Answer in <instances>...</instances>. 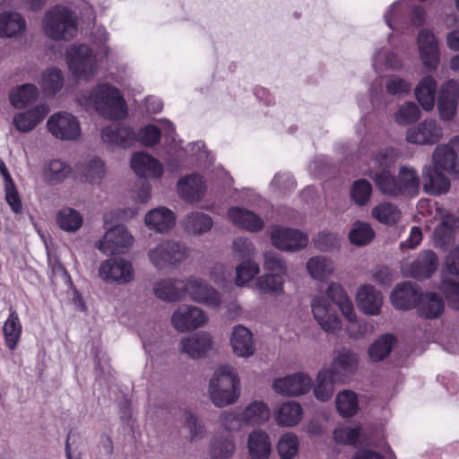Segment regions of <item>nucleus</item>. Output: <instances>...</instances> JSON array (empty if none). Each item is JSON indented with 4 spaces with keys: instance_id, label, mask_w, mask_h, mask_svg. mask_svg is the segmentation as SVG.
Wrapping results in <instances>:
<instances>
[{
    "instance_id": "e2e57ef3",
    "label": "nucleus",
    "mask_w": 459,
    "mask_h": 459,
    "mask_svg": "<svg viewBox=\"0 0 459 459\" xmlns=\"http://www.w3.org/2000/svg\"><path fill=\"white\" fill-rule=\"evenodd\" d=\"M219 421L224 430L229 432L238 431L246 427L239 409L222 411Z\"/></svg>"
},
{
    "instance_id": "338daca9",
    "label": "nucleus",
    "mask_w": 459,
    "mask_h": 459,
    "mask_svg": "<svg viewBox=\"0 0 459 459\" xmlns=\"http://www.w3.org/2000/svg\"><path fill=\"white\" fill-rule=\"evenodd\" d=\"M439 289L448 305L454 309L459 310V282L443 278Z\"/></svg>"
},
{
    "instance_id": "680f3d73",
    "label": "nucleus",
    "mask_w": 459,
    "mask_h": 459,
    "mask_svg": "<svg viewBox=\"0 0 459 459\" xmlns=\"http://www.w3.org/2000/svg\"><path fill=\"white\" fill-rule=\"evenodd\" d=\"M105 174V164L100 158H93L89 160L84 165L82 170V176L85 178V181L91 184H100Z\"/></svg>"
},
{
    "instance_id": "49530a36",
    "label": "nucleus",
    "mask_w": 459,
    "mask_h": 459,
    "mask_svg": "<svg viewBox=\"0 0 459 459\" xmlns=\"http://www.w3.org/2000/svg\"><path fill=\"white\" fill-rule=\"evenodd\" d=\"M71 173V166L59 159L50 160L45 164L43 169L44 177L51 185L62 183Z\"/></svg>"
},
{
    "instance_id": "c9c22d12",
    "label": "nucleus",
    "mask_w": 459,
    "mask_h": 459,
    "mask_svg": "<svg viewBox=\"0 0 459 459\" xmlns=\"http://www.w3.org/2000/svg\"><path fill=\"white\" fill-rule=\"evenodd\" d=\"M27 22L22 13L15 11L0 13V38H15L25 32Z\"/></svg>"
},
{
    "instance_id": "8fccbe9b",
    "label": "nucleus",
    "mask_w": 459,
    "mask_h": 459,
    "mask_svg": "<svg viewBox=\"0 0 459 459\" xmlns=\"http://www.w3.org/2000/svg\"><path fill=\"white\" fill-rule=\"evenodd\" d=\"M335 406L342 417L354 416L359 409L357 394L348 389L340 391L335 397Z\"/></svg>"
},
{
    "instance_id": "a878e982",
    "label": "nucleus",
    "mask_w": 459,
    "mask_h": 459,
    "mask_svg": "<svg viewBox=\"0 0 459 459\" xmlns=\"http://www.w3.org/2000/svg\"><path fill=\"white\" fill-rule=\"evenodd\" d=\"M48 112V106L39 103L30 109L15 113L13 125L20 133H29L44 120Z\"/></svg>"
},
{
    "instance_id": "774afa93",
    "label": "nucleus",
    "mask_w": 459,
    "mask_h": 459,
    "mask_svg": "<svg viewBox=\"0 0 459 459\" xmlns=\"http://www.w3.org/2000/svg\"><path fill=\"white\" fill-rule=\"evenodd\" d=\"M181 419L183 423L189 430V435L192 440L202 438L205 434V428L201 423L196 416L189 410L182 412Z\"/></svg>"
},
{
    "instance_id": "c756f323",
    "label": "nucleus",
    "mask_w": 459,
    "mask_h": 459,
    "mask_svg": "<svg viewBox=\"0 0 459 459\" xmlns=\"http://www.w3.org/2000/svg\"><path fill=\"white\" fill-rule=\"evenodd\" d=\"M272 447L271 437L264 429H255L247 435V448L250 459H269Z\"/></svg>"
},
{
    "instance_id": "f8f14e48",
    "label": "nucleus",
    "mask_w": 459,
    "mask_h": 459,
    "mask_svg": "<svg viewBox=\"0 0 459 459\" xmlns=\"http://www.w3.org/2000/svg\"><path fill=\"white\" fill-rule=\"evenodd\" d=\"M313 385L311 376L306 371H297L273 380L272 389L279 395L299 397L307 394Z\"/></svg>"
},
{
    "instance_id": "2f4dec72",
    "label": "nucleus",
    "mask_w": 459,
    "mask_h": 459,
    "mask_svg": "<svg viewBox=\"0 0 459 459\" xmlns=\"http://www.w3.org/2000/svg\"><path fill=\"white\" fill-rule=\"evenodd\" d=\"M420 293L417 286L410 281L403 282L395 286L390 294L392 306L398 310L412 308L419 300Z\"/></svg>"
},
{
    "instance_id": "7ed1b4c3",
    "label": "nucleus",
    "mask_w": 459,
    "mask_h": 459,
    "mask_svg": "<svg viewBox=\"0 0 459 459\" xmlns=\"http://www.w3.org/2000/svg\"><path fill=\"white\" fill-rule=\"evenodd\" d=\"M76 101L86 109L92 108L100 116L110 120L122 119L127 114V105L119 89L106 82L79 92Z\"/></svg>"
},
{
    "instance_id": "3c124183",
    "label": "nucleus",
    "mask_w": 459,
    "mask_h": 459,
    "mask_svg": "<svg viewBox=\"0 0 459 459\" xmlns=\"http://www.w3.org/2000/svg\"><path fill=\"white\" fill-rule=\"evenodd\" d=\"M235 449V440L231 435L214 436L210 447L211 459H230Z\"/></svg>"
},
{
    "instance_id": "aec40b11",
    "label": "nucleus",
    "mask_w": 459,
    "mask_h": 459,
    "mask_svg": "<svg viewBox=\"0 0 459 459\" xmlns=\"http://www.w3.org/2000/svg\"><path fill=\"white\" fill-rule=\"evenodd\" d=\"M358 356L349 349L338 351L334 356L330 368H327L331 376L340 384L346 383L356 372L358 368Z\"/></svg>"
},
{
    "instance_id": "c03bdc74",
    "label": "nucleus",
    "mask_w": 459,
    "mask_h": 459,
    "mask_svg": "<svg viewBox=\"0 0 459 459\" xmlns=\"http://www.w3.org/2000/svg\"><path fill=\"white\" fill-rule=\"evenodd\" d=\"M212 217L201 212H192L183 221V227L190 235L206 233L212 229Z\"/></svg>"
},
{
    "instance_id": "4d7b16f0",
    "label": "nucleus",
    "mask_w": 459,
    "mask_h": 459,
    "mask_svg": "<svg viewBox=\"0 0 459 459\" xmlns=\"http://www.w3.org/2000/svg\"><path fill=\"white\" fill-rule=\"evenodd\" d=\"M22 329L18 315L15 312H12L3 327L5 344L10 350L15 349L22 335Z\"/></svg>"
},
{
    "instance_id": "b1692460",
    "label": "nucleus",
    "mask_w": 459,
    "mask_h": 459,
    "mask_svg": "<svg viewBox=\"0 0 459 459\" xmlns=\"http://www.w3.org/2000/svg\"><path fill=\"white\" fill-rule=\"evenodd\" d=\"M227 219L234 226L254 233L261 231L264 227V221L259 215L238 205L228 208Z\"/></svg>"
},
{
    "instance_id": "a211bd4d",
    "label": "nucleus",
    "mask_w": 459,
    "mask_h": 459,
    "mask_svg": "<svg viewBox=\"0 0 459 459\" xmlns=\"http://www.w3.org/2000/svg\"><path fill=\"white\" fill-rule=\"evenodd\" d=\"M443 137V128L436 119L427 118L417 126L410 127L405 135L409 143L416 145H433Z\"/></svg>"
},
{
    "instance_id": "473e14b6",
    "label": "nucleus",
    "mask_w": 459,
    "mask_h": 459,
    "mask_svg": "<svg viewBox=\"0 0 459 459\" xmlns=\"http://www.w3.org/2000/svg\"><path fill=\"white\" fill-rule=\"evenodd\" d=\"M131 167L138 176L143 178H158L163 173V167L160 162L143 152L133 154Z\"/></svg>"
},
{
    "instance_id": "dca6fc26",
    "label": "nucleus",
    "mask_w": 459,
    "mask_h": 459,
    "mask_svg": "<svg viewBox=\"0 0 459 459\" xmlns=\"http://www.w3.org/2000/svg\"><path fill=\"white\" fill-rule=\"evenodd\" d=\"M213 350V338L205 331L184 336L178 342V351L192 359H204Z\"/></svg>"
},
{
    "instance_id": "13d9d810",
    "label": "nucleus",
    "mask_w": 459,
    "mask_h": 459,
    "mask_svg": "<svg viewBox=\"0 0 459 459\" xmlns=\"http://www.w3.org/2000/svg\"><path fill=\"white\" fill-rule=\"evenodd\" d=\"M260 272V267L252 259L244 260L235 268V285L244 287L249 283Z\"/></svg>"
},
{
    "instance_id": "0e129e2a",
    "label": "nucleus",
    "mask_w": 459,
    "mask_h": 459,
    "mask_svg": "<svg viewBox=\"0 0 459 459\" xmlns=\"http://www.w3.org/2000/svg\"><path fill=\"white\" fill-rule=\"evenodd\" d=\"M371 194V184L366 179L356 180L351 188V199L359 206H363L368 204Z\"/></svg>"
},
{
    "instance_id": "2eb2a0df",
    "label": "nucleus",
    "mask_w": 459,
    "mask_h": 459,
    "mask_svg": "<svg viewBox=\"0 0 459 459\" xmlns=\"http://www.w3.org/2000/svg\"><path fill=\"white\" fill-rule=\"evenodd\" d=\"M416 46L423 67L436 70L440 62V49L434 33L429 29H421L416 38Z\"/></svg>"
},
{
    "instance_id": "f257e3e1",
    "label": "nucleus",
    "mask_w": 459,
    "mask_h": 459,
    "mask_svg": "<svg viewBox=\"0 0 459 459\" xmlns=\"http://www.w3.org/2000/svg\"><path fill=\"white\" fill-rule=\"evenodd\" d=\"M325 295H313L310 299L312 316L320 328L337 335L342 329L349 338H363L368 331L365 320L359 317L351 298L337 282H327Z\"/></svg>"
},
{
    "instance_id": "bf43d9fd",
    "label": "nucleus",
    "mask_w": 459,
    "mask_h": 459,
    "mask_svg": "<svg viewBox=\"0 0 459 459\" xmlns=\"http://www.w3.org/2000/svg\"><path fill=\"white\" fill-rule=\"evenodd\" d=\"M420 117L419 106L412 101H406L398 106L394 114V121L401 126H407L414 123Z\"/></svg>"
},
{
    "instance_id": "9d476101",
    "label": "nucleus",
    "mask_w": 459,
    "mask_h": 459,
    "mask_svg": "<svg viewBox=\"0 0 459 459\" xmlns=\"http://www.w3.org/2000/svg\"><path fill=\"white\" fill-rule=\"evenodd\" d=\"M98 274L106 283L126 285L134 281V268L126 258L112 257L100 263Z\"/></svg>"
},
{
    "instance_id": "5701e85b",
    "label": "nucleus",
    "mask_w": 459,
    "mask_h": 459,
    "mask_svg": "<svg viewBox=\"0 0 459 459\" xmlns=\"http://www.w3.org/2000/svg\"><path fill=\"white\" fill-rule=\"evenodd\" d=\"M230 343L233 353L238 358L249 359L255 354L254 335L243 325H237L232 328Z\"/></svg>"
},
{
    "instance_id": "69168bd1",
    "label": "nucleus",
    "mask_w": 459,
    "mask_h": 459,
    "mask_svg": "<svg viewBox=\"0 0 459 459\" xmlns=\"http://www.w3.org/2000/svg\"><path fill=\"white\" fill-rule=\"evenodd\" d=\"M340 237L333 232L323 230L313 238V244L321 252H329L340 247Z\"/></svg>"
},
{
    "instance_id": "052dcab7",
    "label": "nucleus",
    "mask_w": 459,
    "mask_h": 459,
    "mask_svg": "<svg viewBox=\"0 0 459 459\" xmlns=\"http://www.w3.org/2000/svg\"><path fill=\"white\" fill-rule=\"evenodd\" d=\"M375 237V232L371 226L363 221L354 222L350 233L349 238L353 245L364 246L368 244Z\"/></svg>"
},
{
    "instance_id": "bb28decb",
    "label": "nucleus",
    "mask_w": 459,
    "mask_h": 459,
    "mask_svg": "<svg viewBox=\"0 0 459 459\" xmlns=\"http://www.w3.org/2000/svg\"><path fill=\"white\" fill-rule=\"evenodd\" d=\"M435 211V220H438L439 222L434 231V241L437 247H442L452 240L458 219L443 207L437 206Z\"/></svg>"
},
{
    "instance_id": "58836bf2",
    "label": "nucleus",
    "mask_w": 459,
    "mask_h": 459,
    "mask_svg": "<svg viewBox=\"0 0 459 459\" xmlns=\"http://www.w3.org/2000/svg\"><path fill=\"white\" fill-rule=\"evenodd\" d=\"M437 82L431 75L421 78L414 89L415 99L425 111H431L435 107Z\"/></svg>"
},
{
    "instance_id": "cd10ccee",
    "label": "nucleus",
    "mask_w": 459,
    "mask_h": 459,
    "mask_svg": "<svg viewBox=\"0 0 459 459\" xmlns=\"http://www.w3.org/2000/svg\"><path fill=\"white\" fill-rule=\"evenodd\" d=\"M144 224L152 231L165 234L175 227L176 214L165 206H159L145 214Z\"/></svg>"
},
{
    "instance_id": "e433bc0d",
    "label": "nucleus",
    "mask_w": 459,
    "mask_h": 459,
    "mask_svg": "<svg viewBox=\"0 0 459 459\" xmlns=\"http://www.w3.org/2000/svg\"><path fill=\"white\" fill-rule=\"evenodd\" d=\"M306 270L312 280L325 281L334 273L336 265L331 257L320 255L307 261Z\"/></svg>"
},
{
    "instance_id": "4468645a",
    "label": "nucleus",
    "mask_w": 459,
    "mask_h": 459,
    "mask_svg": "<svg viewBox=\"0 0 459 459\" xmlns=\"http://www.w3.org/2000/svg\"><path fill=\"white\" fill-rule=\"evenodd\" d=\"M459 135L453 137L446 144L437 145L432 153V167L449 175L459 174Z\"/></svg>"
},
{
    "instance_id": "4be33fe9",
    "label": "nucleus",
    "mask_w": 459,
    "mask_h": 459,
    "mask_svg": "<svg viewBox=\"0 0 459 459\" xmlns=\"http://www.w3.org/2000/svg\"><path fill=\"white\" fill-rule=\"evenodd\" d=\"M438 258L432 250H425L409 264L402 267L403 273L418 280L429 278L437 270Z\"/></svg>"
},
{
    "instance_id": "0eeeda50",
    "label": "nucleus",
    "mask_w": 459,
    "mask_h": 459,
    "mask_svg": "<svg viewBox=\"0 0 459 459\" xmlns=\"http://www.w3.org/2000/svg\"><path fill=\"white\" fill-rule=\"evenodd\" d=\"M147 255L151 264L162 270L185 262L189 256V250L182 242L165 240L150 248Z\"/></svg>"
},
{
    "instance_id": "5fc2aeb1",
    "label": "nucleus",
    "mask_w": 459,
    "mask_h": 459,
    "mask_svg": "<svg viewBox=\"0 0 459 459\" xmlns=\"http://www.w3.org/2000/svg\"><path fill=\"white\" fill-rule=\"evenodd\" d=\"M402 212L396 205L389 202H383L376 205L371 211V216L380 223L394 225L401 219Z\"/></svg>"
},
{
    "instance_id": "c85d7f7f",
    "label": "nucleus",
    "mask_w": 459,
    "mask_h": 459,
    "mask_svg": "<svg viewBox=\"0 0 459 459\" xmlns=\"http://www.w3.org/2000/svg\"><path fill=\"white\" fill-rule=\"evenodd\" d=\"M422 188L430 195L446 194L450 189V181L443 171L427 164L421 170Z\"/></svg>"
},
{
    "instance_id": "a19ab883",
    "label": "nucleus",
    "mask_w": 459,
    "mask_h": 459,
    "mask_svg": "<svg viewBox=\"0 0 459 459\" xmlns=\"http://www.w3.org/2000/svg\"><path fill=\"white\" fill-rule=\"evenodd\" d=\"M335 384H340V382L331 376L327 368L320 369L312 385L316 400L321 403L330 401L334 393Z\"/></svg>"
},
{
    "instance_id": "f704fd0d",
    "label": "nucleus",
    "mask_w": 459,
    "mask_h": 459,
    "mask_svg": "<svg viewBox=\"0 0 459 459\" xmlns=\"http://www.w3.org/2000/svg\"><path fill=\"white\" fill-rule=\"evenodd\" d=\"M177 187L178 195L188 202L200 201L206 192L204 180L195 173L181 178Z\"/></svg>"
},
{
    "instance_id": "20e7f679",
    "label": "nucleus",
    "mask_w": 459,
    "mask_h": 459,
    "mask_svg": "<svg viewBox=\"0 0 459 459\" xmlns=\"http://www.w3.org/2000/svg\"><path fill=\"white\" fill-rule=\"evenodd\" d=\"M207 394L217 408L235 404L241 395V379L238 370L230 364L216 367L208 381Z\"/></svg>"
},
{
    "instance_id": "423d86ee",
    "label": "nucleus",
    "mask_w": 459,
    "mask_h": 459,
    "mask_svg": "<svg viewBox=\"0 0 459 459\" xmlns=\"http://www.w3.org/2000/svg\"><path fill=\"white\" fill-rule=\"evenodd\" d=\"M41 27L48 38L56 41H68L76 36L78 17L72 9L57 4L44 13Z\"/></svg>"
},
{
    "instance_id": "6e6d98bb",
    "label": "nucleus",
    "mask_w": 459,
    "mask_h": 459,
    "mask_svg": "<svg viewBox=\"0 0 459 459\" xmlns=\"http://www.w3.org/2000/svg\"><path fill=\"white\" fill-rule=\"evenodd\" d=\"M398 183L401 186V193L415 195L419 192L420 179L416 169L412 167H401L398 175Z\"/></svg>"
},
{
    "instance_id": "6e6552de",
    "label": "nucleus",
    "mask_w": 459,
    "mask_h": 459,
    "mask_svg": "<svg viewBox=\"0 0 459 459\" xmlns=\"http://www.w3.org/2000/svg\"><path fill=\"white\" fill-rule=\"evenodd\" d=\"M209 321L207 313L200 307L182 304L172 313L171 326L179 333H189L206 326Z\"/></svg>"
},
{
    "instance_id": "ddd939ff",
    "label": "nucleus",
    "mask_w": 459,
    "mask_h": 459,
    "mask_svg": "<svg viewBox=\"0 0 459 459\" xmlns=\"http://www.w3.org/2000/svg\"><path fill=\"white\" fill-rule=\"evenodd\" d=\"M185 299L216 308L222 303L221 293L211 286L206 281L197 276H189L185 279L183 285Z\"/></svg>"
},
{
    "instance_id": "39448f33",
    "label": "nucleus",
    "mask_w": 459,
    "mask_h": 459,
    "mask_svg": "<svg viewBox=\"0 0 459 459\" xmlns=\"http://www.w3.org/2000/svg\"><path fill=\"white\" fill-rule=\"evenodd\" d=\"M397 158L398 152L394 148L371 152L368 169L363 170V173L370 177L377 188L385 195H397L401 194L398 178L395 179L389 170Z\"/></svg>"
},
{
    "instance_id": "de8ad7c7",
    "label": "nucleus",
    "mask_w": 459,
    "mask_h": 459,
    "mask_svg": "<svg viewBox=\"0 0 459 459\" xmlns=\"http://www.w3.org/2000/svg\"><path fill=\"white\" fill-rule=\"evenodd\" d=\"M281 273H267L255 279V287L262 293L279 296L283 293L284 279Z\"/></svg>"
},
{
    "instance_id": "37998d69",
    "label": "nucleus",
    "mask_w": 459,
    "mask_h": 459,
    "mask_svg": "<svg viewBox=\"0 0 459 459\" xmlns=\"http://www.w3.org/2000/svg\"><path fill=\"white\" fill-rule=\"evenodd\" d=\"M64 75L57 67H48L40 75L39 84L42 93L47 97H54L64 86Z\"/></svg>"
},
{
    "instance_id": "79ce46f5",
    "label": "nucleus",
    "mask_w": 459,
    "mask_h": 459,
    "mask_svg": "<svg viewBox=\"0 0 459 459\" xmlns=\"http://www.w3.org/2000/svg\"><path fill=\"white\" fill-rule=\"evenodd\" d=\"M39 98V90L35 84L24 83L13 87L8 93L10 104L17 109H22Z\"/></svg>"
},
{
    "instance_id": "09e8293b",
    "label": "nucleus",
    "mask_w": 459,
    "mask_h": 459,
    "mask_svg": "<svg viewBox=\"0 0 459 459\" xmlns=\"http://www.w3.org/2000/svg\"><path fill=\"white\" fill-rule=\"evenodd\" d=\"M56 222L62 230L74 233L82 226L83 217L79 211L65 206L58 211Z\"/></svg>"
},
{
    "instance_id": "f03ea898",
    "label": "nucleus",
    "mask_w": 459,
    "mask_h": 459,
    "mask_svg": "<svg viewBox=\"0 0 459 459\" xmlns=\"http://www.w3.org/2000/svg\"><path fill=\"white\" fill-rule=\"evenodd\" d=\"M93 37L94 48L85 44H73L65 54L68 70L79 81L89 82L94 79L100 73V64L111 53L108 46V33L104 28L97 29Z\"/></svg>"
},
{
    "instance_id": "393cba45",
    "label": "nucleus",
    "mask_w": 459,
    "mask_h": 459,
    "mask_svg": "<svg viewBox=\"0 0 459 459\" xmlns=\"http://www.w3.org/2000/svg\"><path fill=\"white\" fill-rule=\"evenodd\" d=\"M273 415L278 427L294 428L302 421L304 409L299 402L289 400L277 404Z\"/></svg>"
},
{
    "instance_id": "7c9ffc66",
    "label": "nucleus",
    "mask_w": 459,
    "mask_h": 459,
    "mask_svg": "<svg viewBox=\"0 0 459 459\" xmlns=\"http://www.w3.org/2000/svg\"><path fill=\"white\" fill-rule=\"evenodd\" d=\"M185 279L162 278L153 283L154 295L166 302H178L185 299Z\"/></svg>"
},
{
    "instance_id": "9b49d317",
    "label": "nucleus",
    "mask_w": 459,
    "mask_h": 459,
    "mask_svg": "<svg viewBox=\"0 0 459 459\" xmlns=\"http://www.w3.org/2000/svg\"><path fill=\"white\" fill-rule=\"evenodd\" d=\"M134 238L124 225H116L106 230L96 247L106 255L126 254L134 245Z\"/></svg>"
},
{
    "instance_id": "603ef678",
    "label": "nucleus",
    "mask_w": 459,
    "mask_h": 459,
    "mask_svg": "<svg viewBox=\"0 0 459 459\" xmlns=\"http://www.w3.org/2000/svg\"><path fill=\"white\" fill-rule=\"evenodd\" d=\"M276 449L280 459H294L299 451V437L293 432L281 434L276 443Z\"/></svg>"
},
{
    "instance_id": "864d4df0",
    "label": "nucleus",
    "mask_w": 459,
    "mask_h": 459,
    "mask_svg": "<svg viewBox=\"0 0 459 459\" xmlns=\"http://www.w3.org/2000/svg\"><path fill=\"white\" fill-rule=\"evenodd\" d=\"M373 66L377 73L384 70H398L402 68V60L396 54L393 53L387 48L377 49L373 56Z\"/></svg>"
},
{
    "instance_id": "ea45409f",
    "label": "nucleus",
    "mask_w": 459,
    "mask_h": 459,
    "mask_svg": "<svg viewBox=\"0 0 459 459\" xmlns=\"http://www.w3.org/2000/svg\"><path fill=\"white\" fill-rule=\"evenodd\" d=\"M417 305L420 316L427 319L437 318L445 311L443 299L434 292L420 293Z\"/></svg>"
},
{
    "instance_id": "412c9836",
    "label": "nucleus",
    "mask_w": 459,
    "mask_h": 459,
    "mask_svg": "<svg viewBox=\"0 0 459 459\" xmlns=\"http://www.w3.org/2000/svg\"><path fill=\"white\" fill-rule=\"evenodd\" d=\"M358 308L367 316H379L382 311L384 298L381 291L374 286L365 283L358 287L355 293Z\"/></svg>"
},
{
    "instance_id": "4c0bfd02",
    "label": "nucleus",
    "mask_w": 459,
    "mask_h": 459,
    "mask_svg": "<svg viewBox=\"0 0 459 459\" xmlns=\"http://www.w3.org/2000/svg\"><path fill=\"white\" fill-rule=\"evenodd\" d=\"M100 137L109 147L126 148L133 143L134 133L130 127L111 125L102 129Z\"/></svg>"
},
{
    "instance_id": "f3484780",
    "label": "nucleus",
    "mask_w": 459,
    "mask_h": 459,
    "mask_svg": "<svg viewBox=\"0 0 459 459\" xmlns=\"http://www.w3.org/2000/svg\"><path fill=\"white\" fill-rule=\"evenodd\" d=\"M271 240L274 247L287 252L304 249L308 244V235L299 230L274 227L271 232Z\"/></svg>"
},
{
    "instance_id": "1a4fd4ad",
    "label": "nucleus",
    "mask_w": 459,
    "mask_h": 459,
    "mask_svg": "<svg viewBox=\"0 0 459 459\" xmlns=\"http://www.w3.org/2000/svg\"><path fill=\"white\" fill-rule=\"evenodd\" d=\"M48 132L61 141H76L81 137L82 128L79 118L71 112L57 111L47 121Z\"/></svg>"
},
{
    "instance_id": "6ab92c4d",
    "label": "nucleus",
    "mask_w": 459,
    "mask_h": 459,
    "mask_svg": "<svg viewBox=\"0 0 459 459\" xmlns=\"http://www.w3.org/2000/svg\"><path fill=\"white\" fill-rule=\"evenodd\" d=\"M459 103V84L455 80L444 82L437 96V108L440 118L449 121L456 114Z\"/></svg>"
},
{
    "instance_id": "72a5a7b5",
    "label": "nucleus",
    "mask_w": 459,
    "mask_h": 459,
    "mask_svg": "<svg viewBox=\"0 0 459 459\" xmlns=\"http://www.w3.org/2000/svg\"><path fill=\"white\" fill-rule=\"evenodd\" d=\"M239 411L246 427L263 426L271 416L270 408L263 400H253L239 408Z\"/></svg>"
},
{
    "instance_id": "a18cd8bd",
    "label": "nucleus",
    "mask_w": 459,
    "mask_h": 459,
    "mask_svg": "<svg viewBox=\"0 0 459 459\" xmlns=\"http://www.w3.org/2000/svg\"><path fill=\"white\" fill-rule=\"evenodd\" d=\"M396 342L397 339L392 333L381 335L368 347V354L370 360L377 362L386 359Z\"/></svg>"
}]
</instances>
